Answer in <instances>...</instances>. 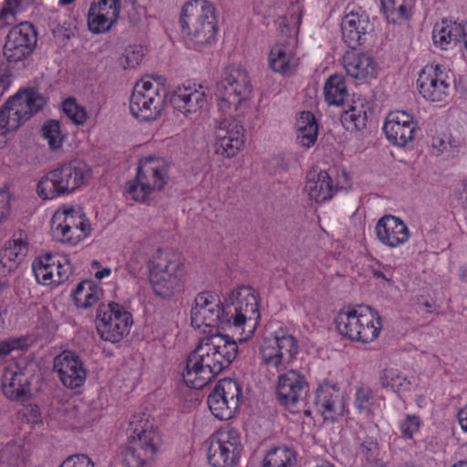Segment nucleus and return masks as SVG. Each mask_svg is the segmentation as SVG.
Wrapping results in <instances>:
<instances>
[{
  "instance_id": "22",
  "label": "nucleus",
  "mask_w": 467,
  "mask_h": 467,
  "mask_svg": "<svg viewBox=\"0 0 467 467\" xmlns=\"http://www.w3.org/2000/svg\"><path fill=\"white\" fill-rule=\"evenodd\" d=\"M375 233L379 242L389 248L400 247L410 238L407 224L400 217L391 214L384 215L378 221Z\"/></svg>"
},
{
  "instance_id": "21",
  "label": "nucleus",
  "mask_w": 467,
  "mask_h": 467,
  "mask_svg": "<svg viewBox=\"0 0 467 467\" xmlns=\"http://www.w3.org/2000/svg\"><path fill=\"white\" fill-rule=\"evenodd\" d=\"M54 370L62 384L68 389L80 387L87 376L82 360L72 351H63L55 358Z\"/></svg>"
},
{
  "instance_id": "28",
  "label": "nucleus",
  "mask_w": 467,
  "mask_h": 467,
  "mask_svg": "<svg viewBox=\"0 0 467 467\" xmlns=\"http://www.w3.org/2000/svg\"><path fill=\"white\" fill-rule=\"evenodd\" d=\"M29 376L20 365L7 366L2 376V389L10 400H19L29 390Z\"/></svg>"
},
{
  "instance_id": "39",
  "label": "nucleus",
  "mask_w": 467,
  "mask_h": 467,
  "mask_svg": "<svg viewBox=\"0 0 467 467\" xmlns=\"http://www.w3.org/2000/svg\"><path fill=\"white\" fill-rule=\"evenodd\" d=\"M296 452L287 447H277L265 455L263 467H295Z\"/></svg>"
},
{
  "instance_id": "8",
  "label": "nucleus",
  "mask_w": 467,
  "mask_h": 467,
  "mask_svg": "<svg viewBox=\"0 0 467 467\" xmlns=\"http://www.w3.org/2000/svg\"><path fill=\"white\" fill-rule=\"evenodd\" d=\"M252 86L245 69L229 66L225 67L215 88L218 109L226 115H233L247 101Z\"/></svg>"
},
{
  "instance_id": "29",
  "label": "nucleus",
  "mask_w": 467,
  "mask_h": 467,
  "mask_svg": "<svg viewBox=\"0 0 467 467\" xmlns=\"http://www.w3.org/2000/svg\"><path fill=\"white\" fill-rule=\"evenodd\" d=\"M268 65L275 73L291 76L299 65V58L291 47L279 43L271 47L268 54Z\"/></svg>"
},
{
  "instance_id": "7",
  "label": "nucleus",
  "mask_w": 467,
  "mask_h": 467,
  "mask_svg": "<svg viewBox=\"0 0 467 467\" xmlns=\"http://www.w3.org/2000/svg\"><path fill=\"white\" fill-rule=\"evenodd\" d=\"M227 327L239 333L240 341L252 337L260 320L257 296L249 286H242L232 292L231 303L224 306Z\"/></svg>"
},
{
  "instance_id": "45",
  "label": "nucleus",
  "mask_w": 467,
  "mask_h": 467,
  "mask_svg": "<svg viewBox=\"0 0 467 467\" xmlns=\"http://www.w3.org/2000/svg\"><path fill=\"white\" fill-rule=\"evenodd\" d=\"M144 57L141 46H130L125 49L124 54L119 58V64L124 69L135 68L138 67Z\"/></svg>"
},
{
  "instance_id": "24",
  "label": "nucleus",
  "mask_w": 467,
  "mask_h": 467,
  "mask_svg": "<svg viewBox=\"0 0 467 467\" xmlns=\"http://www.w3.org/2000/svg\"><path fill=\"white\" fill-rule=\"evenodd\" d=\"M171 102L185 117L192 119L199 116L207 107V94L202 86L178 88L172 94Z\"/></svg>"
},
{
  "instance_id": "41",
  "label": "nucleus",
  "mask_w": 467,
  "mask_h": 467,
  "mask_svg": "<svg viewBox=\"0 0 467 467\" xmlns=\"http://www.w3.org/2000/svg\"><path fill=\"white\" fill-rule=\"evenodd\" d=\"M33 0H6L0 12V29L12 25L17 18V15L26 11Z\"/></svg>"
},
{
  "instance_id": "18",
  "label": "nucleus",
  "mask_w": 467,
  "mask_h": 467,
  "mask_svg": "<svg viewBox=\"0 0 467 467\" xmlns=\"http://www.w3.org/2000/svg\"><path fill=\"white\" fill-rule=\"evenodd\" d=\"M37 42L34 26L25 22L14 26L8 33L4 46V56L8 62H19L30 56Z\"/></svg>"
},
{
  "instance_id": "14",
  "label": "nucleus",
  "mask_w": 467,
  "mask_h": 467,
  "mask_svg": "<svg viewBox=\"0 0 467 467\" xmlns=\"http://www.w3.org/2000/svg\"><path fill=\"white\" fill-rule=\"evenodd\" d=\"M243 450L240 432L233 428H223L211 437L208 461L213 467H234Z\"/></svg>"
},
{
  "instance_id": "32",
  "label": "nucleus",
  "mask_w": 467,
  "mask_h": 467,
  "mask_svg": "<svg viewBox=\"0 0 467 467\" xmlns=\"http://www.w3.org/2000/svg\"><path fill=\"white\" fill-rule=\"evenodd\" d=\"M305 191L311 200L323 202L332 198L336 189L329 174L320 171L317 174L308 175Z\"/></svg>"
},
{
  "instance_id": "56",
  "label": "nucleus",
  "mask_w": 467,
  "mask_h": 467,
  "mask_svg": "<svg viewBox=\"0 0 467 467\" xmlns=\"http://www.w3.org/2000/svg\"><path fill=\"white\" fill-rule=\"evenodd\" d=\"M51 272H52V277H51V280H49V281L48 280L45 281L43 278H40L37 275H35V276H36L37 282L44 285H53V284L58 285L57 280L56 269H52Z\"/></svg>"
},
{
  "instance_id": "10",
  "label": "nucleus",
  "mask_w": 467,
  "mask_h": 467,
  "mask_svg": "<svg viewBox=\"0 0 467 467\" xmlns=\"http://www.w3.org/2000/svg\"><path fill=\"white\" fill-rule=\"evenodd\" d=\"M169 181V165L161 158L146 157L140 161L137 177L126 184L127 193L136 202H147L154 192L161 191Z\"/></svg>"
},
{
  "instance_id": "59",
  "label": "nucleus",
  "mask_w": 467,
  "mask_h": 467,
  "mask_svg": "<svg viewBox=\"0 0 467 467\" xmlns=\"http://www.w3.org/2000/svg\"><path fill=\"white\" fill-rule=\"evenodd\" d=\"M461 271V274H460V277L462 281H467V265H463L461 267L460 269Z\"/></svg>"
},
{
  "instance_id": "60",
  "label": "nucleus",
  "mask_w": 467,
  "mask_h": 467,
  "mask_svg": "<svg viewBox=\"0 0 467 467\" xmlns=\"http://www.w3.org/2000/svg\"><path fill=\"white\" fill-rule=\"evenodd\" d=\"M314 467H335V465L330 463V462H322L320 464H317V465H316Z\"/></svg>"
},
{
  "instance_id": "4",
  "label": "nucleus",
  "mask_w": 467,
  "mask_h": 467,
  "mask_svg": "<svg viewBox=\"0 0 467 467\" xmlns=\"http://www.w3.org/2000/svg\"><path fill=\"white\" fill-rule=\"evenodd\" d=\"M147 268L150 286L157 296L169 298L182 290L185 265L175 254L159 250L148 262Z\"/></svg>"
},
{
  "instance_id": "20",
  "label": "nucleus",
  "mask_w": 467,
  "mask_h": 467,
  "mask_svg": "<svg viewBox=\"0 0 467 467\" xmlns=\"http://www.w3.org/2000/svg\"><path fill=\"white\" fill-rule=\"evenodd\" d=\"M417 85L420 94L431 102L445 101L450 95V84L438 66L422 68Z\"/></svg>"
},
{
  "instance_id": "17",
  "label": "nucleus",
  "mask_w": 467,
  "mask_h": 467,
  "mask_svg": "<svg viewBox=\"0 0 467 467\" xmlns=\"http://www.w3.org/2000/svg\"><path fill=\"white\" fill-rule=\"evenodd\" d=\"M214 137L215 153L223 158H233L244 144V129L240 120L228 115L217 122Z\"/></svg>"
},
{
  "instance_id": "51",
  "label": "nucleus",
  "mask_w": 467,
  "mask_h": 467,
  "mask_svg": "<svg viewBox=\"0 0 467 467\" xmlns=\"http://www.w3.org/2000/svg\"><path fill=\"white\" fill-rule=\"evenodd\" d=\"M59 467H94V463L87 455L78 454L67 457Z\"/></svg>"
},
{
  "instance_id": "26",
  "label": "nucleus",
  "mask_w": 467,
  "mask_h": 467,
  "mask_svg": "<svg viewBox=\"0 0 467 467\" xmlns=\"http://www.w3.org/2000/svg\"><path fill=\"white\" fill-rule=\"evenodd\" d=\"M52 269H56L58 285L67 280L73 272V267L66 256L46 254L33 263L35 275L43 278L45 281L51 280Z\"/></svg>"
},
{
  "instance_id": "57",
  "label": "nucleus",
  "mask_w": 467,
  "mask_h": 467,
  "mask_svg": "<svg viewBox=\"0 0 467 467\" xmlns=\"http://www.w3.org/2000/svg\"><path fill=\"white\" fill-rule=\"evenodd\" d=\"M110 274H111V269H110V268H109V267H105V268H103V269H102V270H100V271H97V272L95 273V277H96L97 279H102V278H104V277L109 276Z\"/></svg>"
},
{
  "instance_id": "38",
  "label": "nucleus",
  "mask_w": 467,
  "mask_h": 467,
  "mask_svg": "<svg viewBox=\"0 0 467 467\" xmlns=\"http://www.w3.org/2000/svg\"><path fill=\"white\" fill-rule=\"evenodd\" d=\"M101 296V290L90 280L80 282L72 293L75 305L78 308H88L94 306Z\"/></svg>"
},
{
  "instance_id": "50",
  "label": "nucleus",
  "mask_w": 467,
  "mask_h": 467,
  "mask_svg": "<svg viewBox=\"0 0 467 467\" xmlns=\"http://www.w3.org/2000/svg\"><path fill=\"white\" fill-rule=\"evenodd\" d=\"M421 420L419 416L407 414L405 419L400 422V430L401 434L408 439H411L419 432Z\"/></svg>"
},
{
  "instance_id": "53",
  "label": "nucleus",
  "mask_w": 467,
  "mask_h": 467,
  "mask_svg": "<svg viewBox=\"0 0 467 467\" xmlns=\"http://www.w3.org/2000/svg\"><path fill=\"white\" fill-rule=\"evenodd\" d=\"M11 84V72L7 66H0V88L5 91L9 88Z\"/></svg>"
},
{
  "instance_id": "9",
  "label": "nucleus",
  "mask_w": 467,
  "mask_h": 467,
  "mask_svg": "<svg viewBox=\"0 0 467 467\" xmlns=\"http://www.w3.org/2000/svg\"><path fill=\"white\" fill-rule=\"evenodd\" d=\"M89 176L86 163L78 160L71 161L49 171L40 180L37 193L45 200L67 195L85 184Z\"/></svg>"
},
{
  "instance_id": "23",
  "label": "nucleus",
  "mask_w": 467,
  "mask_h": 467,
  "mask_svg": "<svg viewBox=\"0 0 467 467\" xmlns=\"http://www.w3.org/2000/svg\"><path fill=\"white\" fill-rule=\"evenodd\" d=\"M416 122L413 117L405 111L390 112L386 118L383 130L387 139L394 145L403 147L413 140Z\"/></svg>"
},
{
  "instance_id": "5",
  "label": "nucleus",
  "mask_w": 467,
  "mask_h": 467,
  "mask_svg": "<svg viewBox=\"0 0 467 467\" xmlns=\"http://www.w3.org/2000/svg\"><path fill=\"white\" fill-rule=\"evenodd\" d=\"M338 332L351 341L370 343L382 330L381 317L368 306L342 309L335 319Z\"/></svg>"
},
{
  "instance_id": "1",
  "label": "nucleus",
  "mask_w": 467,
  "mask_h": 467,
  "mask_svg": "<svg viewBox=\"0 0 467 467\" xmlns=\"http://www.w3.org/2000/svg\"><path fill=\"white\" fill-rule=\"evenodd\" d=\"M297 353L296 338L282 328L271 337H263L258 348L261 364L268 370L281 372L276 382V396L278 401L286 407L296 406L308 389L306 377L301 372L293 368L286 370Z\"/></svg>"
},
{
  "instance_id": "12",
  "label": "nucleus",
  "mask_w": 467,
  "mask_h": 467,
  "mask_svg": "<svg viewBox=\"0 0 467 467\" xmlns=\"http://www.w3.org/2000/svg\"><path fill=\"white\" fill-rule=\"evenodd\" d=\"M132 323L131 314L117 302L101 304L97 309L96 329L104 341L119 342L130 333Z\"/></svg>"
},
{
  "instance_id": "37",
  "label": "nucleus",
  "mask_w": 467,
  "mask_h": 467,
  "mask_svg": "<svg viewBox=\"0 0 467 467\" xmlns=\"http://www.w3.org/2000/svg\"><path fill=\"white\" fill-rule=\"evenodd\" d=\"M379 380L382 388L395 393L408 392L411 389V380L398 368H386L380 372Z\"/></svg>"
},
{
  "instance_id": "11",
  "label": "nucleus",
  "mask_w": 467,
  "mask_h": 467,
  "mask_svg": "<svg viewBox=\"0 0 467 467\" xmlns=\"http://www.w3.org/2000/svg\"><path fill=\"white\" fill-rule=\"evenodd\" d=\"M167 91L160 82L145 78L137 82L130 99V113L140 121L157 119L163 109Z\"/></svg>"
},
{
  "instance_id": "42",
  "label": "nucleus",
  "mask_w": 467,
  "mask_h": 467,
  "mask_svg": "<svg viewBox=\"0 0 467 467\" xmlns=\"http://www.w3.org/2000/svg\"><path fill=\"white\" fill-rule=\"evenodd\" d=\"M118 21L117 18L96 11L95 7H89L88 12V29L94 34H103L111 29Z\"/></svg>"
},
{
  "instance_id": "33",
  "label": "nucleus",
  "mask_w": 467,
  "mask_h": 467,
  "mask_svg": "<svg viewBox=\"0 0 467 467\" xmlns=\"http://www.w3.org/2000/svg\"><path fill=\"white\" fill-rule=\"evenodd\" d=\"M12 103L29 119L34 114L40 111L47 104L46 98L36 89L27 88L19 91L11 99Z\"/></svg>"
},
{
  "instance_id": "62",
  "label": "nucleus",
  "mask_w": 467,
  "mask_h": 467,
  "mask_svg": "<svg viewBox=\"0 0 467 467\" xmlns=\"http://www.w3.org/2000/svg\"><path fill=\"white\" fill-rule=\"evenodd\" d=\"M7 132L4 131L2 129H0V136L5 135Z\"/></svg>"
},
{
  "instance_id": "19",
  "label": "nucleus",
  "mask_w": 467,
  "mask_h": 467,
  "mask_svg": "<svg viewBox=\"0 0 467 467\" xmlns=\"http://www.w3.org/2000/svg\"><path fill=\"white\" fill-rule=\"evenodd\" d=\"M28 253V237L24 231L14 233L0 250V290L8 286L5 278L8 274L17 269Z\"/></svg>"
},
{
  "instance_id": "35",
  "label": "nucleus",
  "mask_w": 467,
  "mask_h": 467,
  "mask_svg": "<svg viewBox=\"0 0 467 467\" xmlns=\"http://www.w3.org/2000/svg\"><path fill=\"white\" fill-rule=\"evenodd\" d=\"M296 140L305 148L312 147L317 138L318 125L315 116L309 111H303L296 120Z\"/></svg>"
},
{
  "instance_id": "36",
  "label": "nucleus",
  "mask_w": 467,
  "mask_h": 467,
  "mask_svg": "<svg viewBox=\"0 0 467 467\" xmlns=\"http://www.w3.org/2000/svg\"><path fill=\"white\" fill-rule=\"evenodd\" d=\"M325 100L329 105L341 106L348 97L346 81L343 76H330L324 86Z\"/></svg>"
},
{
  "instance_id": "25",
  "label": "nucleus",
  "mask_w": 467,
  "mask_h": 467,
  "mask_svg": "<svg viewBox=\"0 0 467 467\" xmlns=\"http://www.w3.org/2000/svg\"><path fill=\"white\" fill-rule=\"evenodd\" d=\"M315 405L324 420H335L344 414L343 398L338 389L320 386L316 392Z\"/></svg>"
},
{
  "instance_id": "43",
  "label": "nucleus",
  "mask_w": 467,
  "mask_h": 467,
  "mask_svg": "<svg viewBox=\"0 0 467 467\" xmlns=\"http://www.w3.org/2000/svg\"><path fill=\"white\" fill-rule=\"evenodd\" d=\"M342 122L348 130H361L367 125V112L363 105H354L349 108L342 116Z\"/></svg>"
},
{
  "instance_id": "6",
  "label": "nucleus",
  "mask_w": 467,
  "mask_h": 467,
  "mask_svg": "<svg viewBox=\"0 0 467 467\" xmlns=\"http://www.w3.org/2000/svg\"><path fill=\"white\" fill-rule=\"evenodd\" d=\"M180 23L182 31L197 47L214 41L217 34L214 5L207 0H192L184 5Z\"/></svg>"
},
{
  "instance_id": "47",
  "label": "nucleus",
  "mask_w": 467,
  "mask_h": 467,
  "mask_svg": "<svg viewBox=\"0 0 467 467\" xmlns=\"http://www.w3.org/2000/svg\"><path fill=\"white\" fill-rule=\"evenodd\" d=\"M63 110L75 124H83L87 119L86 110L79 107L72 99H67L64 101Z\"/></svg>"
},
{
  "instance_id": "54",
  "label": "nucleus",
  "mask_w": 467,
  "mask_h": 467,
  "mask_svg": "<svg viewBox=\"0 0 467 467\" xmlns=\"http://www.w3.org/2000/svg\"><path fill=\"white\" fill-rule=\"evenodd\" d=\"M9 197L5 192H0V223L9 214Z\"/></svg>"
},
{
  "instance_id": "52",
  "label": "nucleus",
  "mask_w": 467,
  "mask_h": 467,
  "mask_svg": "<svg viewBox=\"0 0 467 467\" xmlns=\"http://www.w3.org/2000/svg\"><path fill=\"white\" fill-rule=\"evenodd\" d=\"M20 348L19 340H4L0 342V366L5 362L6 357L15 349Z\"/></svg>"
},
{
  "instance_id": "15",
  "label": "nucleus",
  "mask_w": 467,
  "mask_h": 467,
  "mask_svg": "<svg viewBox=\"0 0 467 467\" xmlns=\"http://www.w3.org/2000/svg\"><path fill=\"white\" fill-rule=\"evenodd\" d=\"M241 395V386L236 380L223 379L208 396L207 403L211 412L217 419L227 420L234 417L239 408Z\"/></svg>"
},
{
  "instance_id": "44",
  "label": "nucleus",
  "mask_w": 467,
  "mask_h": 467,
  "mask_svg": "<svg viewBox=\"0 0 467 467\" xmlns=\"http://www.w3.org/2000/svg\"><path fill=\"white\" fill-rule=\"evenodd\" d=\"M41 133L42 137L47 141V144L52 150L59 149L65 140V136L62 134L60 124L55 119L46 121L42 126Z\"/></svg>"
},
{
  "instance_id": "16",
  "label": "nucleus",
  "mask_w": 467,
  "mask_h": 467,
  "mask_svg": "<svg viewBox=\"0 0 467 467\" xmlns=\"http://www.w3.org/2000/svg\"><path fill=\"white\" fill-rule=\"evenodd\" d=\"M195 304L191 310V324L200 329L202 327H227L224 320V306L218 296L212 292H202L195 297Z\"/></svg>"
},
{
  "instance_id": "40",
  "label": "nucleus",
  "mask_w": 467,
  "mask_h": 467,
  "mask_svg": "<svg viewBox=\"0 0 467 467\" xmlns=\"http://www.w3.org/2000/svg\"><path fill=\"white\" fill-rule=\"evenodd\" d=\"M25 121L26 119L9 99L0 109V129L6 132L16 130Z\"/></svg>"
},
{
  "instance_id": "61",
  "label": "nucleus",
  "mask_w": 467,
  "mask_h": 467,
  "mask_svg": "<svg viewBox=\"0 0 467 467\" xmlns=\"http://www.w3.org/2000/svg\"><path fill=\"white\" fill-rule=\"evenodd\" d=\"M75 0H59L58 3L60 5H67L74 2Z\"/></svg>"
},
{
  "instance_id": "30",
  "label": "nucleus",
  "mask_w": 467,
  "mask_h": 467,
  "mask_svg": "<svg viewBox=\"0 0 467 467\" xmlns=\"http://www.w3.org/2000/svg\"><path fill=\"white\" fill-rule=\"evenodd\" d=\"M343 66L347 74L356 79L373 78L377 72V63L371 56L354 51L344 55Z\"/></svg>"
},
{
  "instance_id": "3",
  "label": "nucleus",
  "mask_w": 467,
  "mask_h": 467,
  "mask_svg": "<svg viewBox=\"0 0 467 467\" xmlns=\"http://www.w3.org/2000/svg\"><path fill=\"white\" fill-rule=\"evenodd\" d=\"M128 441L122 452L127 467H144L153 460L161 445V437L147 419L131 417L127 429Z\"/></svg>"
},
{
  "instance_id": "2",
  "label": "nucleus",
  "mask_w": 467,
  "mask_h": 467,
  "mask_svg": "<svg viewBox=\"0 0 467 467\" xmlns=\"http://www.w3.org/2000/svg\"><path fill=\"white\" fill-rule=\"evenodd\" d=\"M238 347L228 336L215 333L202 337L189 354L182 379L195 389H202L234 360Z\"/></svg>"
},
{
  "instance_id": "31",
  "label": "nucleus",
  "mask_w": 467,
  "mask_h": 467,
  "mask_svg": "<svg viewBox=\"0 0 467 467\" xmlns=\"http://www.w3.org/2000/svg\"><path fill=\"white\" fill-rule=\"evenodd\" d=\"M463 32L464 24L442 19L441 23L434 26L432 31L433 43L441 49L447 50L462 39Z\"/></svg>"
},
{
  "instance_id": "48",
  "label": "nucleus",
  "mask_w": 467,
  "mask_h": 467,
  "mask_svg": "<svg viewBox=\"0 0 467 467\" xmlns=\"http://www.w3.org/2000/svg\"><path fill=\"white\" fill-rule=\"evenodd\" d=\"M361 453L366 457L364 467H385L384 464L378 459L379 447L378 444L372 441H364L361 444Z\"/></svg>"
},
{
  "instance_id": "63",
  "label": "nucleus",
  "mask_w": 467,
  "mask_h": 467,
  "mask_svg": "<svg viewBox=\"0 0 467 467\" xmlns=\"http://www.w3.org/2000/svg\"><path fill=\"white\" fill-rule=\"evenodd\" d=\"M464 192H465V194H466V200H467V183L465 184L464 186Z\"/></svg>"
},
{
  "instance_id": "55",
  "label": "nucleus",
  "mask_w": 467,
  "mask_h": 467,
  "mask_svg": "<svg viewBox=\"0 0 467 467\" xmlns=\"http://www.w3.org/2000/svg\"><path fill=\"white\" fill-rule=\"evenodd\" d=\"M458 420L462 429L467 432V406L459 411Z\"/></svg>"
},
{
  "instance_id": "58",
  "label": "nucleus",
  "mask_w": 467,
  "mask_h": 467,
  "mask_svg": "<svg viewBox=\"0 0 467 467\" xmlns=\"http://www.w3.org/2000/svg\"><path fill=\"white\" fill-rule=\"evenodd\" d=\"M374 276L378 278H382L387 282H391V277L388 276L387 274L382 271H374Z\"/></svg>"
},
{
  "instance_id": "49",
  "label": "nucleus",
  "mask_w": 467,
  "mask_h": 467,
  "mask_svg": "<svg viewBox=\"0 0 467 467\" xmlns=\"http://www.w3.org/2000/svg\"><path fill=\"white\" fill-rule=\"evenodd\" d=\"M120 6V0H93L89 7H95L96 11L119 19Z\"/></svg>"
},
{
  "instance_id": "46",
  "label": "nucleus",
  "mask_w": 467,
  "mask_h": 467,
  "mask_svg": "<svg viewBox=\"0 0 467 467\" xmlns=\"http://www.w3.org/2000/svg\"><path fill=\"white\" fill-rule=\"evenodd\" d=\"M373 398L372 390L368 387H360L357 389L354 406L360 414H371L370 404Z\"/></svg>"
},
{
  "instance_id": "64",
  "label": "nucleus",
  "mask_w": 467,
  "mask_h": 467,
  "mask_svg": "<svg viewBox=\"0 0 467 467\" xmlns=\"http://www.w3.org/2000/svg\"><path fill=\"white\" fill-rule=\"evenodd\" d=\"M93 265H99V262L94 261V262H93Z\"/></svg>"
},
{
  "instance_id": "34",
  "label": "nucleus",
  "mask_w": 467,
  "mask_h": 467,
  "mask_svg": "<svg viewBox=\"0 0 467 467\" xmlns=\"http://www.w3.org/2000/svg\"><path fill=\"white\" fill-rule=\"evenodd\" d=\"M387 20L394 25L402 24L412 15L414 0H381Z\"/></svg>"
},
{
  "instance_id": "13",
  "label": "nucleus",
  "mask_w": 467,
  "mask_h": 467,
  "mask_svg": "<svg viewBox=\"0 0 467 467\" xmlns=\"http://www.w3.org/2000/svg\"><path fill=\"white\" fill-rule=\"evenodd\" d=\"M90 232L88 218L78 209L57 210L51 219L53 237L64 244L75 245L88 237Z\"/></svg>"
},
{
  "instance_id": "27",
  "label": "nucleus",
  "mask_w": 467,
  "mask_h": 467,
  "mask_svg": "<svg viewBox=\"0 0 467 467\" xmlns=\"http://www.w3.org/2000/svg\"><path fill=\"white\" fill-rule=\"evenodd\" d=\"M370 26L365 12H350L345 16L341 23L342 38L352 49L363 43L364 36Z\"/></svg>"
}]
</instances>
